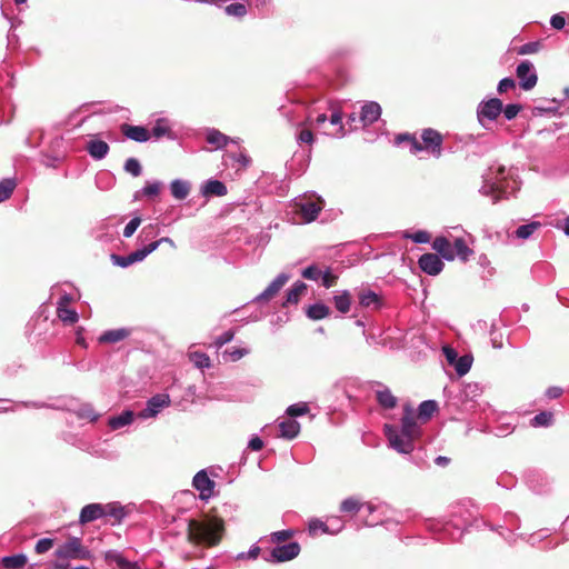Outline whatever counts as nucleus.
I'll use <instances>...</instances> for the list:
<instances>
[{
    "mask_svg": "<svg viewBox=\"0 0 569 569\" xmlns=\"http://www.w3.org/2000/svg\"><path fill=\"white\" fill-rule=\"evenodd\" d=\"M224 521L217 516L206 515L202 519H188L187 540L191 545L212 548L218 546L224 535Z\"/></svg>",
    "mask_w": 569,
    "mask_h": 569,
    "instance_id": "nucleus-1",
    "label": "nucleus"
},
{
    "mask_svg": "<svg viewBox=\"0 0 569 569\" xmlns=\"http://www.w3.org/2000/svg\"><path fill=\"white\" fill-rule=\"evenodd\" d=\"M295 212L300 214L305 222L315 221L323 208V200L316 194L299 198L293 204Z\"/></svg>",
    "mask_w": 569,
    "mask_h": 569,
    "instance_id": "nucleus-2",
    "label": "nucleus"
},
{
    "mask_svg": "<svg viewBox=\"0 0 569 569\" xmlns=\"http://www.w3.org/2000/svg\"><path fill=\"white\" fill-rule=\"evenodd\" d=\"M54 556L58 559L67 560V559H78V560H87L91 557L90 550L82 545V540L78 537H69L67 541L60 545L56 551Z\"/></svg>",
    "mask_w": 569,
    "mask_h": 569,
    "instance_id": "nucleus-3",
    "label": "nucleus"
},
{
    "mask_svg": "<svg viewBox=\"0 0 569 569\" xmlns=\"http://www.w3.org/2000/svg\"><path fill=\"white\" fill-rule=\"evenodd\" d=\"M490 180V182H487L482 187V193L491 196L493 198V202H497L502 198V194L507 193L510 189L509 180L506 176V168L499 167Z\"/></svg>",
    "mask_w": 569,
    "mask_h": 569,
    "instance_id": "nucleus-4",
    "label": "nucleus"
},
{
    "mask_svg": "<svg viewBox=\"0 0 569 569\" xmlns=\"http://www.w3.org/2000/svg\"><path fill=\"white\" fill-rule=\"evenodd\" d=\"M442 143L443 136L432 129L427 128L421 132V142H420V151H427L435 158H440L442 156Z\"/></svg>",
    "mask_w": 569,
    "mask_h": 569,
    "instance_id": "nucleus-5",
    "label": "nucleus"
},
{
    "mask_svg": "<svg viewBox=\"0 0 569 569\" xmlns=\"http://www.w3.org/2000/svg\"><path fill=\"white\" fill-rule=\"evenodd\" d=\"M385 433L391 448L401 453H409L413 450L412 437H407L403 432L400 435L397 428L386 425Z\"/></svg>",
    "mask_w": 569,
    "mask_h": 569,
    "instance_id": "nucleus-6",
    "label": "nucleus"
},
{
    "mask_svg": "<svg viewBox=\"0 0 569 569\" xmlns=\"http://www.w3.org/2000/svg\"><path fill=\"white\" fill-rule=\"evenodd\" d=\"M516 76L519 79L520 88L526 91L535 88L538 82V76L533 69V64L528 60L521 61L518 64Z\"/></svg>",
    "mask_w": 569,
    "mask_h": 569,
    "instance_id": "nucleus-7",
    "label": "nucleus"
},
{
    "mask_svg": "<svg viewBox=\"0 0 569 569\" xmlns=\"http://www.w3.org/2000/svg\"><path fill=\"white\" fill-rule=\"evenodd\" d=\"M418 264L423 272L430 276L439 274L445 267V263L436 253H423L419 258Z\"/></svg>",
    "mask_w": 569,
    "mask_h": 569,
    "instance_id": "nucleus-8",
    "label": "nucleus"
},
{
    "mask_svg": "<svg viewBox=\"0 0 569 569\" xmlns=\"http://www.w3.org/2000/svg\"><path fill=\"white\" fill-rule=\"evenodd\" d=\"M300 553V545L298 542H289L272 549L271 558L277 562H284L295 559Z\"/></svg>",
    "mask_w": 569,
    "mask_h": 569,
    "instance_id": "nucleus-9",
    "label": "nucleus"
},
{
    "mask_svg": "<svg viewBox=\"0 0 569 569\" xmlns=\"http://www.w3.org/2000/svg\"><path fill=\"white\" fill-rule=\"evenodd\" d=\"M192 485L200 492V499L202 500L209 499L213 493L214 481L208 477L204 470L196 473Z\"/></svg>",
    "mask_w": 569,
    "mask_h": 569,
    "instance_id": "nucleus-10",
    "label": "nucleus"
},
{
    "mask_svg": "<svg viewBox=\"0 0 569 569\" xmlns=\"http://www.w3.org/2000/svg\"><path fill=\"white\" fill-rule=\"evenodd\" d=\"M502 112V102L498 98L489 99L482 102L478 109V118L481 121L483 118L488 120H496Z\"/></svg>",
    "mask_w": 569,
    "mask_h": 569,
    "instance_id": "nucleus-11",
    "label": "nucleus"
},
{
    "mask_svg": "<svg viewBox=\"0 0 569 569\" xmlns=\"http://www.w3.org/2000/svg\"><path fill=\"white\" fill-rule=\"evenodd\" d=\"M120 130L123 136L137 142H146L150 139V132L147 128L141 126H132L129 123H122Z\"/></svg>",
    "mask_w": 569,
    "mask_h": 569,
    "instance_id": "nucleus-12",
    "label": "nucleus"
},
{
    "mask_svg": "<svg viewBox=\"0 0 569 569\" xmlns=\"http://www.w3.org/2000/svg\"><path fill=\"white\" fill-rule=\"evenodd\" d=\"M289 277L286 273H280L258 297V301H270L273 299L281 288L287 283Z\"/></svg>",
    "mask_w": 569,
    "mask_h": 569,
    "instance_id": "nucleus-13",
    "label": "nucleus"
},
{
    "mask_svg": "<svg viewBox=\"0 0 569 569\" xmlns=\"http://www.w3.org/2000/svg\"><path fill=\"white\" fill-rule=\"evenodd\" d=\"M104 517V511L101 503H89L84 506L79 516V522L86 525L99 518Z\"/></svg>",
    "mask_w": 569,
    "mask_h": 569,
    "instance_id": "nucleus-14",
    "label": "nucleus"
},
{
    "mask_svg": "<svg viewBox=\"0 0 569 569\" xmlns=\"http://www.w3.org/2000/svg\"><path fill=\"white\" fill-rule=\"evenodd\" d=\"M380 114V104L373 101H369L361 108L360 120L366 127L376 122L379 119Z\"/></svg>",
    "mask_w": 569,
    "mask_h": 569,
    "instance_id": "nucleus-15",
    "label": "nucleus"
},
{
    "mask_svg": "<svg viewBox=\"0 0 569 569\" xmlns=\"http://www.w3.org/2000/svg\"><path fill=\"white\" fill-rule=\"evenodd\" d=\"M432 248L448 261L456 258L453 244L446 237H437L432 242Z\"/></svg>",
    "mask_w": 569,
    "mask_h": 569,
    "instance_id": "nucleus-16",
    "label": "nucleus"
},
{
    "mask_svg": "<svg viewBox=\"0 0 569 569\" xmlns=\"http://www.w3.org/2000/svg\"><path fill=\"white\" fill-rule=\"evenodd\" d=\"M168 403H169L168 396L157 395L148 401L147 408L142 411V416L143 417H153L160 411V409L168 406Z\"/></svg>",
    "mask_w": 569,
    "mask_h": 569,
    "instance_id": "nucleus-17",
    "label": "nucleus"
},
{
    "mask_svg": "<svg viewBox=\"0 0 569 569\" xmlns=\"http://www.w3.org/2000/svg\"><path fill=\"white\" fill-rule=\"evenodd\" d=\"M401 422H402V432L407 437H412L415 428H416V416H415V410L410 405L403 406V416H402Z\"/></svg>",
    "mask_w": 569,
    "mask_h": 569,
    "instance_id": "nucleus-18",
    "label": "nucleus"
},
{
    "mask_svg": "<svg viewBox=\"0 0 569 569\" xmlns=\"http://www.w3.org/2000/svg\"><path fill=\"white\" fill-rule=\"evenodd\" d=\"M86 150L97 160L103 159L109 152V144L102 140H90L87 143Z\"/></svg>",
    "mask_w": 569,
    "mask_h": 569,
    "instance_id": "nucleus-19",
    "label": "nucleus"
},
{
    "mask_svg": "<svg viewBox=\"0 0 569 569\" xmlns=\"http://www.w3.org/2000/svg\"><path fill=\"white\" fill-rule=\"evenodd\" d=\"M130 335V330L126 328L114 329V330H108L103 332L100 338V343H116L121 340H124Z\"/></svg>",
    "mask_w": 569,
    "mask_h": 569,
    "instance_id": "nucleus-20",
    "label": "nucleus"
},
{
    "mask_svg": "<svg viewBox=\"0 0 569 569\" xmlns=\"http://www.w3.org/2000/svg\"><path fill=\"white\" fill-rule=\"evenodd\" d=\"M104 558L109 563L114 562L119 569H140L136 562L127 560L122 555L113 550L107 551Z\"/></svg>",
    "mask_w": 569,
    "mask_h": 569,
    "instance_id": "nucleus-21",
    "label": "nucleus"
},
{
    "mask_svg": "<svg viewBox=\"0 0 569 569\" xmlns=\"http://www.w3.org/2000/svg\"><path fill=\"white\" fill-rule=\"evenodd\" d=\"M331 310L323 303H315L307 308L306 315L311 320H321L330 315Z\"/></svg>",
    "mask_w": 569,
    "mask_h": 569,
    "instance_id": "nucleus-22",
    "label": "nucleus"
},
{
    "mask_svg": "<svg viewBox=\"0 0 569 569\" xmlns=\"http://www.w3.org/2000/svg\"><path fill=\"white\" fill-rule=\"evenodd\" d=\"M27 556L23 553H18L13 556L3 557L1 559V565L4 569H21L27 565Z\"/></svg>",
    "mask_w": 569,
    "mask_h": 569,
    "instance_id": "nucleus-23",
    "label": "nucleus"
},
{
    "mask_svg": "<svg viewBox=\"0 0 569 569\" xmlns=\"http://www.w3.org/2000/svg\"><path fill=\"white\" fill-rule=\"evenodd\" d=\"M376 398L378 403L385 409H393L397 406V398L388 388L378 390L376 392Z\"/></svg>",
    "mask_w": 569,
    "mask_h": 569,
    "instance_id": "nucleus-24",
    "label": "nucleus"
},
{
    "mask_svg": "<svg viewBox=\"0 0 569 569\" xmlns=\"http://www.w3.org/2000/svg\"><path fill=\"white\" fill-rule=\"evenodd\" d=\"M281 437L287 439H293L300 431V425L296 420H284L279 425Z\"/></svg>",
    "mask_w": 569,
    "mask_h": 569,
    "instance_id": "nucleus-25",
    "label": "nucleus"
},
{
    "mask_svg": "<svg viewBox=\"0 0 569 569\" xmlns=\"http://www.w3.org/2000/svg\"><path fill=\"white\" fill-rule=\"evenodd\" d=\"M204 196L222 197L227 194V187L219 180H209L202 190Z\"/></svg>",
    "mask_w": 569,
    "mask_h": 569,
    "instance_id": "nucleus-26",
    "label": "nucleus"
},
{
    "mask_svg": "<svg viewBox=\"0 0 569 569\" xmlns=\"http://www.w3.org/2000/svg\"><path fill=\"white\" fill-rule=\"evenodd\" d=\"M133 421V412L130 410L123 411L121 415L109 419V426L111 429L117 430L124 426L130 425Z\"/></svg>",
    "mask_w": 569,
    "mask_h": 569,
    "instance_id": "nucleus-27",
    "label": "nucleus"
},
{
    "mask_svg": "<svg viewBox=\"0 0 569 569\" xmlns=\"http://www.w3.org/2000/svg\"><path fill=\"white\" fill-rule=\"evenodd\" d=\"M437 410L438 405L435 400L422 401L418 409V418L428 421Z\"/></svg>",
    "mask_w": 569,
    "mask_h": 569,
    "instance_id": "nucleus-28",
    "label": "nucleus"
},
{
    "mask_svg": "<svg viewBox=\"0 0 569 569\" xmlns=\"http://www.w3.org/2000/svg\"><path fill=\"white\" fill-rule=\"evenodd\" d=\"M333 303L336 309L341 313H347L351 306V295L345 290L340 295L333 297Z\"/></svg>",
    "mask_w": 569,
    "mask_h": 569,
    "instance_id": "nucleus-29",
    "label": "nucleus"
},
{
    "mask_svg": "<svg viewBox=\"0 0 569 569\" xmlns=\"http://www.w3.org/2000/svg\"><path fill=\"white\" fill-rule=\"evenodd\" d=\"M171 193L176 199L182 200L190 192V184L187 181L173 180L170 186Z\"/></svg>",
    "mask_w": 569,
    "mask_h": 569,
    "instance_id": "nucleus-30",
    "label": "nucleus"
},
{
    "mask_svg": "<svg viewBox=\"0 0 569 569\" xmlns=\"http://www.w3.org/2000/svg\"><path fill=\"white\" fill-rule=\"evenodd\" d=\"M453 248L456 257H458L463 262L468 261L469 257L473 253L472 249L467 246L462 238H457L455 240Z\"/></svg>",
    "mask_w": 569,
    "mask_h": 569,
    "instance_id": "nucleus-31",
    "label": "nucleus"
},
{
    "mask_svg": "<svg viewBox=\"0 0 569 569\" xmlns=\"http://www.w3.org/2000/svg\"><path fill=\"white\" fill-rule=\"evenodd\" d=\"M307 290V286L303 282H296L292 288L287 292L286 302L287 303H298L300 297Z\"/></svg>",
    "mask_w": 569,
    "mask_h": 569,
    "instance_id": "nucleus-32",
    "label": "nucleus"
},
{
    "mask_svg": "<svg viewBox=\"0 0 569 569\" xmlns=\"http://www.w3.org/2000/svg\"><path fill=\"white\" fill-rule=\"evenodd\" d=\"M359 303L362 307H371L375 306V308H378L380 305V300L377 293H375L371 290H363L359 293Z\"/></svg>",
    "mask_w": 569,
    "mask_h": 569,
    "instance_id": "nucleus-33",
    "label": "nucleus"
},
{
    "mask_svg": "<svg viewBox=\"0 0 569 569\" xmlns=\"http://www.w3.org/2000/svg\"><path fill=\"white\" fill-rule=\"evenodd\" d=\"M159 247V242H151L148 246L143 247L142 249H138L130 254V260L132 263L142 261L148 254L153 252Z\"/></svg>",
    "mask_w": 569,
    "mask_h": 569,
    "instance_id": "nucleus-34",
    "label": "nucleus"
},
{
    "mask_svg": "<svg viewBox=\"0 0 569 569\" xmlns=\"http://www.w3.org/2000/svg\"><path fill=\"white\" fill-rule=\"evenodd\" d=\"M57 316L66 325H73L79 319L78 312L70 308H57Z\"/></svg>",
    "mask_w": 569,
    "mask_h": 569,
    "instance_id": "nucleus-35",
    "label": "nucleus"
},
{
    "mask_svg": "<svg viewBox=\"0 0 569 569\" xmlns=\"http://www.w3.org/2000/svg\"><path fill=\"white\" fill-rule=\"evenodd\" d=\"M540 227H541V223L538 221L522 224L517 228V230L515 231V234L519 239H528Z\"/></svg>",
    "mask_w": 569,
    "mask_h": 569,
    "instance_id": "nucleus-36",
    "label": "nucleus"
},
{
    "mask_svg": "<svg viewBox=\"0 0 569 569\" xmlns=\"http://www.w3.org/2000/svg\"><path fill=\"white\" fill-rule=\"evenodd\" d=\"M16 181L13 179H3L0 181V202L8 200L16 189Z\"/></svg>",
    "mask_w": 569,
    "mask_h": 569,
    "instance_id": "nucleus-37",
    "label": "nucleus"
},
{
    "mask_svg": "<svg viewBox=\"0 0 569 569\" xmlns=\"http://www.w3.org/2000/svg\"><path fill=\"white\" fill-rule=\"evenodd\" d=\"M362 507V502L355 497L345 499L340 505V510L347 513H357Z\"/></svg>",
    "mask_w": 569,
    "mask_h": 569,
    "instance_id": "nucleus-38",
    "label": "nucleus"
},
{
    "mask_svg": "<svg viewBox=\"0 0 569 569\" xmlns=\"http://www.w3.org/2000/svg\"><path fill=\"white\" fill-rule=\"evenodd\" d=\"M472 360V357L469 355H465L457 359L455 369L460 377L465 376L470 370Z\"/></svg>",
    "mask_w": 569,
    "mask_h": 569,
    "instance_id": "nucleus-39",
    "label": "nucleus"
},
{
    "mask_svg": "<svg viewBox=\"0 0 569 569\" xmlns=\"http://www.w3.org/2000/svg\"><path fill=\"white\" fill-rule=\"evenodd\" d=\"M395 141L398 144L401 143V142H405V141L406 142H410V144H411V152L415 153V154L420 152V141H418L416 139V137L410 134V133H399V134L396 136Z\"/></svg>",
    "mask_w": 569,
    "mask_h": 569,
    "instance_id": "nucleus-40",
    "label": "nucleus"
},
{
    "mask_svg": "<svg viewBox=\"0 0 569 569\" xmlns=\"http://www.w3.org/2000/svg\"><path fill=\"white\" fill-rule=\"evenodd\" d=\"M207 142L210 144H214L217 148H222L228 143V137L218 130H213L208 133Z\"/></svg>",
    "mask_w": 569,
    "mask_h": 569,
    "instance_id": "nucleus-41",
    "label": "nucleus"
},
{
    "mask_svg": "<svg viewBox=\"0 0 569 569\" xmlns=\"http://www.w3.org/2000/svg\"><path fill=\"white\" fill-rule=\"evenodd\" d=\"M104 516L113 517L117 520H121L124 516L123 507L116 503L102 505Z\"/></svg>",
    "mask_w": 569,
    "mask_h": 569,
    "instance_id": "nucleus-42",
    "label": "nucleus"
},
{
    "mask_svg": "<svg viewBox=\"0 0 569 569\" xmlns=\"http://www.w3.org/2000/svg\"><path fill=\"white\" fill-rule=\"evenodd\" d=\"M191 361L199 369L209 368L210 367V358L202 352H193L190 355Z\"/></svg>",
    "mask_w": 569,
    "mask_h": 569,
    "instance_id": "nucleus-43",
    "label": "nucleus"
},
{
    "mask_svg": "<svg viewBox=\"0 0 569 569\" xmlns=\"http://www.w3.org/2000/svg\"><path fill=\"white\" fill-rule=\"evenodd\" d=\"M297 140L299 143H307V144L311 146L315 141V136H313L311 128L301 127V129L299 130V132L297 134Z\"/></svg>",
    "mask_w": 569,
    "mask_h": 569,
    "instance_id": "nucleus-44",
    "label": "nucleus"
},
{
    "mask_svg": "<svg viewBox=\"0 0 569 569\" xmlns=\"http://www.w3.org/2000/svg\"><path fill=\"white\" fill-rule=\"evenodd\" d=\"M159 139L170 134V128L166 124L164 120H158L156 126L152 128L150 136Z\"/></svg>",
    "mask_w": 569,
    "mask_h": 569,
    "instance_id": "nucleus-45",
    "label": "nucleus"
},
{
    "mask_svg": "<svg viewBox=\"0 0 569 569\" xmlns=\"http://www.w3.org/2000/svg\"><path fill=\"white\" fill-rule=\"evenodd\" d=\"M124 170L133 177H139L141 174L140 162L136 158H129L124 163Z\"/></svg>",
    "mask_w": 569,
    "mask_h": 569,
    "instance_id": "nucleus-46",
    "label": "nucleus"
},
{
    "mask_svg": "<svg viewBox=\"0 0 569 569\" xmlns=\"http://www.w3.org/2000/svg\"><path fill=\"white\" fill-rule=\"evenodd\" d=\"M541 47H542V43L540 41L528 42V43L522 44L518 49V53L519 54L537 53L541 49Z\"/></svg>",
    "mask_w": 569,
    "mask_h": 569,
    "instance_id": "nucleus-47",
    "label": "nucleus"
},
{
    "mask_svg": "<svg viewBox=\"0 0 569 569\" xmlns=\"http://www.w3.org/2000/svg\"><path fill=\"white\" fill-rule=\"evenodd\" d=\"M551 420H552V413L549 411H542V412L538 413L537 416H535V418L532 419V425L547 427L550 425Z\"/></svg>",
    "mask_w": 569,
    "mask_h": 569,
    "instance_id": "nucleus-48",
    "label": "nucleus"
},
{
    "mask_svg": "<svg viewBox=\"0 0 569 569\" xmlns=\"http://www.w3.org/2000/svg\"><path fill=\"white\" fill-rule=\"evenodd\" d=\"M318 530L322 531L323 533L329 532V528L323 521L319 519H312L309 522V533L311 536H316L318 533Z\"/></svg>",
    "mask_w": 569,
    "mask_h": 569,
    "instance_id": "nucleus-49",
    "label": "nucleus"
},
{
    "mask_svg": "<svg viewBox=\"0 0 569 569\" xmlns=\"http://www.w3.org/2000/svg\"><path fill=\"white\" fill-rule=\"evenodd\" d=\"M226 12L230 16L243 17L247 13V8L243 3H231L226 7Z\"/></svg>",
    "mask_w": 569,
    "mask_h": 569,
    "instance_id": "nucleus-50",
    "label": "nucleus"
},
{
    "mask_svg": "<svg viewBox=\"0 0 569 569\" xmlns=\"http://www.w3.org/2000/svg\"><path fill=\"white\" fill-rule=\"evenodd\" d=\"M54 545V540L50 538H43L38 540L34 547V551L39 555L49 551Z\"/></svg>",
    "mask_w": 569,
    "mask_h": 569,
    "instance_id": "nucleus-51",
    "label": "nucleus"
},
{
    "mask_svg": "<svg viewBox=\"0 0 569 569\" xmlns=\"http://www.w3.org/2000/svg\"><path fill=\"white\" fill-rule=\"evenodd\" d=\"M161 188H162V183L156 181V182H152V183H147L143 187L142 192L147 197H154V196H158L160 193Z\"/></svg>",
    "mask_w": 569,
    "mask_h": 569,
    "instance_id": "nucleus-52",
    "label": "nucleus"
},
{
    "mask_svg": "<svg viewBox=\"0 0 569 569\" xmlns=\"http://www.w3.org/2000/svg\"><path fill=\"white\" fill-rule=\"evenodd\" d=\"M140 223H141V218L136 217V218L131 219V220L127 223V226L124 227V229H123V236H124L126 238H130V237H132V234H133V233L136 232V230L139 228Z\"/></svg>",
    "mask_w": 569,
    "mask_h": 569,
    "instance_id": "nucleus-53",
    "label": "nucleus"
},
{
    "mask_svg": "<svg viewBox=\"0 0 569 569\" xmlns=\"http://www.w3.org/2000/svg\"><path fill=\"white\" fill-rule=\"evenodd\" d=\"M321 274H322L321 271L315 264L307 267L302 271V277L308 280H318Z\"/></svg>",
    "mask_w": 569,
    "mask_h": 569,
    "instance_id": "nucleus-54",
    "label": "nucleus"
},
{
    "mask_svg": "<svg viewBox=\"0 0 569 569\" xmlns=\"http://www.w3.org/2000/svg\"><path fill=\"white\" fill-rule=\"evenodd\" d=\"M308 410H309V408H308V406L306 403H303V405H292V406L288 407L287 413L290 417H298V416H302V415L307 413Z\"/></svg>",
    "mask_w": 569,
    "mask_h": 569,
    "instance_id": "nucleus-55",
    "label": "nucleus"
},
{
    "mask_svg": "<svg viewBox=\"0 0 569 569\" xmlns=\"http://www.w3.org/2000/svg\"><path fill=\"white\" fill-rule=\"evenodd\" d=\"M520 110L521 106L516 103L508 104L506 108L502 107L503 114L508 120L516 118Z\"/></svg>",
    "mask_w": 569,
    "mask_h": 569,
    "instance_id": "nucleus-56",
    "label": "nucleus"
},
{
    "mask_svg": "<svg viewBox=\"0 0 569 569\" xmlns=\"http://www.w3.org/2000/svg\"><path fill=\"white\" fill-rule=\"evenodd\" d=\"M515 88H516V81L513 79L503 78L502 80H500L497 90L501 94V93H505L508 90L515 89Z\"/></svg>",
    "mask_w": 569,
    "mask_h": 569,
    "instance_id": "nucleus-57",
    "label": "nucleus"
},
{
    "mask_svg": "<svg viewBox=\"0 0 569 569\" xmlns=\"http://www.w3.org/2000/svg\"><path fill=\"white\" fill-rule=\"evenodd\" d=\"M321 276H322L323 287L331 288V287L336 286V283L338 281V276L331 273V271L329 269L327 271H325Z\"/></svg>",
    "mask_w": 569,
    "mask_h": 569,
    "instance_id": "nucleus-58",
    "label": "nucleus"
},
{
    "mask_svg": "<svg viewBox=\"0 0 569 569\" xmlns=\"http://www.w3.org/2000/svg\"><path fill=\"white\" fill-rule=\"evenodd\" d=\"M234 337V332L232 330H228L223 332L221 336L217 337L214 340V346L217 348H221L223 345L230 342Z\"/></svg>",
    "mask_w": 569,
    "mask_h": 569,
    "instance_id": "nucleus-59",
    "label": "nucleus"
},
{
    "mask_svg": "<svg viewBox=\"0 0 569 569\" xmlns=\"http://www.w3.org/2000/svg\"><path fill=\"white\" fill-rule=\"evenodd\" d=\"M293 536V531L291 530H281V531H276L272 533V541L274 542H284L287 540H289L291 537Z\"/></svg>",
    "mask_w": 569,
    "mask_h": 569,
    "instance_id": "nucleus-60",
    "label": "nucleus"
},
{
    "mask_svg": "<svg viewBox=\"0 0 569 569\" xmlns=\"http://www.w3.org/2000/svg\"><path fill=\"white\" fill-rule=\"evenodd\" d=\"M410 238L417 243H427L430 241V233L427 231H417L411 234Z\"/></svg>",
    "mask_w": 569,
    "mask_h": 569,
    "instance_id": "nucleus-61",
    "label": "nucleus"
},
{
    "mask_svg": "<svg viewBox=\"0 0 569 569\" xmlns=\"http://www.w3.org/2000/svg\"><path fill=\"white\" fill-rule=\"evenodd\" d=\"M491 336V343L495 349H500L503 347V336L501 332H497L492 330L490 332Z\"/></svg>",
    "mask_w": 569,
    "mask_h": 569,
    "instance_id": "nucleus-62",
    "label": "nucleus"
},
{
    "mask_svg": "<svg viewBox=\"0 0 569 569\" xmlns=\"http://www.w3.org/2000/svg\"><path fill=\"white\" fill-rule=\"evenodd\" d=\"M111 258L117 266L122 268H127L132 264L129 256L112 254Z\"/></svg>",
    "mask_w": 569,
    "mask_h": 569,
    "instance_id": "nucleus-63",
    "label": "nucleus"
},
{
    "mask_svg": "<svg viewBox=\"0 0 569 569\" xmlns=\"http://www.w3.org/2000/svg\"><path fill=\"white\" fill-rule=\"evenodd\" d=\"M550 24L552 28L557 30H561L566 24V19L563 16L557 13L551 17Z\"/></svg>",
    "mask_w": 569,
    "mask_h": 569,
    "instance_id": "nucleus-64",
    "label": "nucleus"
}]
</instances>
